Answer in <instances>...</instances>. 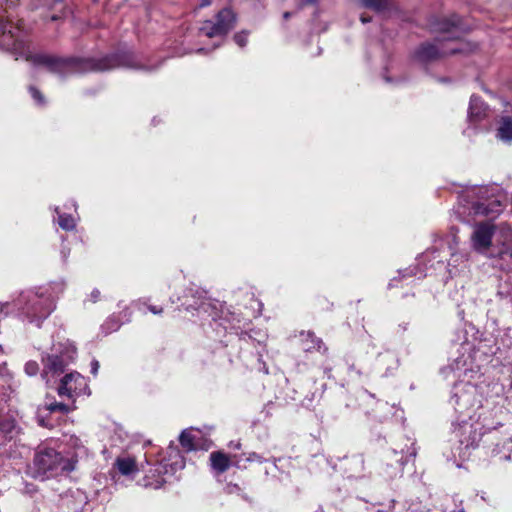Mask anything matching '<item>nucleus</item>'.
<instances>
[{"instance_id":"obj_6","label":"nucleus","mask_w":512,"mask_h":512,"mask_svg":"<svg viewBox=\"0 0 512 512\" xmlns=\"http://www.w3.org/2000/svg\"><path fill=\"white\" fill-rule=\"evenodd\" d=\"M451 402L455 406L456 411L465 417V412L469 411L475 406H480V399L478 397L477 388L470 382H460L454 385L453 396Z\"/></svg>"},{"instance_id":"obj_16","label":"nucleus","mask_w":512,"mask_h":512,"mask_svg":"<svg viewBox=\"0 0 512 512\" xmlns=\"http://www.w3.org/2000/svg\"><path fill=\"white\" fill-rule=\"evenodd\" d=\"M115 466L122 475H130L137 471L136 462L133 458H117Z\"/></svg>"},{"instance_id":"obj_30","label":"nucleus","mask_w":512,"mask_h":512,"mask_svg":"<svg viewBox=\"0 0 512 512\" xmlns=\"http://www.w3.org/2000/svg\"><path fill=\"white\" fill-rule=\"evenodd\" d=\"M476 212H477V213H482V214H488V213H489V211H488L486 208H483V207H482V204H481V205H478V206L476 207Z\"/></svg>"},{"instance_id":"obj_27","label":"nucleus","mask_w":512,"mask_h":512,"mask_svg":"<svg viewBox=\"0 0 512 512\" xmlns=\"http://www.w3.org/2000/svg\"><path fill=\"white\" fill-rule=\"evenodd\" d=\"M69 443L73 445L76 450L84 448L80 440L76 437H71Z\"/></svg>"},{"instance_id":"obj_18","label":"nucleus","mask_w":512,"mask_h":512,"mask_svg":"<svg viewBox=\"0 0 512 512\" xmlns=\"http://www.w3.org/2000/svg\"><path fill=\"white\" fill-rule=\"evenodd\" d=\"M467 359L461 357L460 359L455 360V362L451 365V370L455 373L457 377H466L468 374L477 373L472 368L467 367Z\"/></svg>"},{"instance_id":"obj_7","label":"nucleus","mask_w":512,"mask_h":512,"mask_svg":"<svg viewBox=\"0 0 512 512\" xmlns=\"http://www.w3.org/2000/svg\"><path fill=\"white\" fill-rule=\"evenodd\" d=\"M75 355V347L68 342L53 345L52 353L44 360V373H62L65 367L74 359Z\"/></svg>"},{"instance_id":"obj_25","label":"nucleus","mask_w":512,"mask_h":512,"mask_svg":"<svg viewBox=\"0 0 512 512\" xmlns=\"http://www.w3.org/2000/svg\"><path fill=\"white\" fill-rule=\"evenodd\" d=\"M14 429V423L12 421L0 422V431L9 434Z\"/></svg>"},{"instance_id":"obj_20","label":"nucleus","mask_w":512,"mask_h":512,"mask_svg":"<svg viewBox=\"0 0 512 512\" xmlns=\"http://www.w3.org/2000/svg\"><path fill=\"white\" fill-rule=\"evenodd\" d=\"M56 212L58 213V224L62 229L72 230L75 228V219L71 215L59 213L58 208H56Z\"/></svg>"},{"instance_id":"obj_26","label":"nucleus","mask_w":512,"mask_h":512,"mask_svg":"<svg viewBox=\"0 0 512 512\" xmlns=\"http://www.w3.org/2000/svg\"><path fill=\"white\" fill-rule=\"evenodd\" d=\"M30 92H31V95L32 97L39 103H43V97H42V94L40 93V91H38L36 88L34 87H31L30 88Z\"/></svg>"},{"instance_id":"obj_35","label":"nucleus","mask_w":512,"mask_h":512,"mask_svg":"<svg viewBox=\"0 0 512 512\" xmlns=\"http://www.w3.org/2000/svg\"><path fill=\"white\" fill-rule=\"evenodd\" d=\"M283 17H284L285 19H288V18L290 17V13H289V12H285V13H284V15H283Z\"/></svg>"},{"instance_id":"obj_17","label":"nucleus","mask_w":512,"mask_h":512,"mask_svg":"<svg viewBox=\"0 0 512 512\" xmlns=\"http://www.w3.org/2000/svg\"><path fill=\"white\" fill-rule=\"evenodd\" d=\"M459 22H460L459 17L453 15L449 19L445 18V19H442L441 21L434 23L433 30L436 32L449 33L452 31L453 28L457 27Z\"/></svg>"},{"instance_id":"obj_19","label":"nucleus","mask_w":512,"mask_h":512,"mask_svg":"<svg viewBox=\"0 0 512 512\" xmlns=\"http://www.w3.org/2000/svg\"><path fill=\"white\" fill-rule=\"evenodd\" d=\"M364 7L375 10L377 12L384 11L389 8V0H362Z\"/></svg>"},{"instance_id":"obj_24","label":"nucleus","mask_w":512,"mask_h":512,"mask_svg":"<svg viewBox=\"0 0 512 512\" xmlns=\"http://www.w3.org/2000/svg\"><path fill=\"white\" fill-rule=\"evenodd\" d=\"M247 38H248V34L244 31L237 33L234 36V40H235L236 44L240 47H244L247 44Z\"/></svg>"},{"instance_id":"obj_1","label":"nucleus","mask_w":512,"mask_h":512,"mask_svg":"<svg viewBox=\"0 0 512 512\" xmlns=\"http://www.w3.org/2000/svg\"><path fill=\"white\" fill-rule=\"evenodd\" d=\"M0 46L14 52L35 66H43L52 73L67 75L87 71H107L118 67L135 68L130 53L113 54L98 60L79 58H57L46 54H31L20 30L9 21L0 18Z\"/></svg>"},{"instance_id":"obj_33","label":"nucleus","mask_w":512,"mask_h":512,"mask_svg":"<svg viewBox=\"0 0 512 512\" xmlns=\"http://www.w3.org/2000/svg\"><path fill=\"white\" fill-rule=\"evenodd\" d=\"M360 19H361V22H362V23H368V22H370V20H371L370 18L365 17V16H361V18H360Z\"/></svg>"},{"instance_id":"obj_10","label":"nucleus","mask_w":512,"mask_h":512,"mask_svg":"<svg viewBox=\"0 0 512 512\" xmlns=\"http://www.w3.org/2000/svg\"><path fill=\"white\" fill-rule=\"evenodd\" d=\"M493 226L489 223H481L475 227L472 234V245L478 252H485L491 245Z\"/></svg>"},{"instance_id":"obj_4","label":"nucleus","mask_w":512,"mask_h":512,"mask_svg":"<svg viewBox=\"0 0 512 512\" xmlns=\"http://www.w3.org/2000/svg\"><path fill=\"white\" fill-rule=\"evenodd\" d=\"M468 418L469 420L462 417L453 430L459 442V456L462 458L469 457L470 450L478 446L484 434L482 423L473 420L472 415H468Z\"/></svg>"},{"instance_id":"obj_12","label":"nucleus","mask_w":512,"mask_h":512,"mask_svg":"<svg viewBox=\"0 0 512 512\" xmlns=\"http://www.w3.org/2000/svg\"><path fill=\"white\" fill-rule=\"evenodd\" d=\"M210 464L213 470L221 474L229 469L230 459L223 452L216 451L210 454Z\"/></svg>"},{"instance_id":"obj_21","label":"nucleus","mask_w":512,"mask_h":512,"mask_svg":"<svg viewBox=\"0 0 512 512\" xmlns=\"http://www.w3.org/2000/svg\"><path fill=\"white\" fill-rule=\"evenodd\" d=\"M154 472L157 473V475L160 477L157 480V487H160L166 482V478L162 477V475L168 473L167 464L160 462L159 464L156 465Z\"/></svg>"},{"instance_id":"obj_37","label":"nucleus","mask_w":512,"mask_h":512,"mask_svg":"<svg viewBox=\"0 0 512 512\" xmlns=\"http://www.w3.org/2000/svg\"><path fill=\"white\" fill-rule=\"evenodd\" d=\"M307 1H308V2H310V3H312V2H314L315 0H307Z\"/></svg>"},{"instance_id":"obj_34","label":"nucleus","mask_w":512,"mask_h":512,"mask_svg":"<svg viewBox=\"0 0 512 512\" xmlns=\"http://www.w3.org/2000/svg\"><path fill=\"white\" fill-rule=\"evenodd\" d=\"M196 309H203L204 311H206L205 309V302H201L197 307H195Z\"/></svg>"},{"instance_id":"obj_11","label":"nucleus","mask_w":512,"mask_h":512,"mask_svg":"<svg viewBox=\"0 0 512 512\" xmlns=\"http://www.w3.org/2000/svg\"><path fill=\"white\" fill-rule=\"evenodd\" d=\"M487 107L484 102L477 96H472L468 110V118L470 122H478L486 116Z\"/></svg>"},{"instance_id":"obj_22","label":"nucleus","mask_w":512,"mask_h":512,"mask_svg":"<svg viewBox=\"0 0 512 512\" xmlns=\"http://www.w3.org/2000/svg\"><path fill=\"white\" fill-rule=\"evenodd\" d=\"M47 408L51 412L59 411L62 413H68L70 411V408L67 405L57 402L49 404Z\"/></svg>"},{"instance_id":"obj_32","label":"nucleus","mask_w":512,"mask_h":512,"mask_svg":"<svg viewBox=\"0 0 512 512\" xmlns=\"http://www.w3.org/2000/svg\"><path fill=\"white\" fill-rule=\"evenodd\" d=\"M200 1H201V3H200L201 7H205V6L210 5V1L209 0H200Z\"/></svg>"},{"instance_id":"obj_36","label":"nucleus","mask_w":512,"mask_h":512,"mask_svg":"<svg viewBox=\"0 0 512 512\" xmlns=\"http://www.w3.org/2000/svg\"><path fill=\"white\" fill-rule=\"evenodd\" d=\"M51 19H52V20H56V19H57V16H55V15H54V16H52V18H51Z\"/></svg>"},{"instance_id":"obj_15","label":"nucleus","mask_w":512,"mask_h":512,"mask_svg":"<svg viewBox=\"0 0 512 512\" xmlns=\"http://www.w3.org/2000/svg\"><path fill=\"white\" fill-rule=\"evenodd\" d=\"M302 341H303V349L306 352H310L313 350L320 351L324 346L321 339L317 338L312 332H307L306 334L302 333Z\"/></svg>"},{"instance_id":"obj_31","label":"nucleus","mask_w":512,"mask_h":512,"mask_svg":"<svg viewBox=\"0 0 512 512\" xmlns=\"http://www.w3.org/2000/svg\"><path fill=\"white\" fill-rule=\"evenodd\" d=\"M148 308L153 314H160L162 312V308H157L156 306H149Z\"/></svg>"},{"instance_id":"obj_29","label":"nucleus","mask_w":512,"mask_h":512,"mask_svg":"<svg viewBox=\"0 0 512 512\" xmlns=\"http://www.w3.org/2000/svg\"><path fill=\"white\" fill-rule=\"evenodd\" d=\"M91 366H92V369H91V372L96 375L97 374V371H98V368H99V363L98 361L94 360L92 363H91Z\"/></svg>"},{"instance_id":"obj_3","label":"nucleus","mask_w":512,"mask_h":512,"mask_svg":"<svg viewBox=\"0 0 512 512\" xmlns=\"http://www.w3.org/2000/svg\"><path fill=\"white\" fill-rule=\"evenodd\" d=\"M78 462L77 452L63 454L53 448L42 447L34 456L36 474L42 479L72 472Z\"/></svg>"},{"instance_id":"obj_8","label":"nucleus","mask_w":512,"mask_h":512,"mask_svg":"<svg viewBox=\"0 0 512 512\" xmlns=\"http://www.w3.org/2000/svg\"><path fill=\"white\" fill-rule=\"evenodd\" d=\"M234 23V13L230 9H223L217 14L216 22L205 21L200 32L209 38L224 36L234 27Z\"/></svg>"},{"instance_id":"obj_5","label":"nucleus","mask_w":512,"mask_h":512,"mask_svg":"<svg viewBox=\"0 0 512 512\" xmlns=\"http://www.w3.org/2000/svg\"><path fill=\"white\" fill-rule=\"evenodd\" d=\"M449 39L450 38H444L442 40L437 39L434 43L423 44L417 50L416 57L422 62H429L445 55L466 53L471 50L470 44L466 42H460L453 47L445 48L444 41Z\"/></svg>"},{"instance_id":"obj_28","label":"nucleus","mask_w":512,"mask_h":512,"mask_svg":"<svg viewBox=\"0 0 512 512\" xmlns=\"http://www.w3.org/2000/svg\"><path fill=\"white\" fill-rule=\"evenodd\" d=\"M100 297V291L97 289H94L90 294V299L92 302H97Z\"/></svg>"},{"instance_id":"obj_9","label":"nucleus","mask_w":512,"mask_h":512,"mask_svg":"<svg viewBox=\"0 0 512 512\" xmlns=\"http://www.w3.org/2000/svg\"><path fill=\"white\" fill-rule=\"evenodd\" d=\"M88 390V385L83 376L79 373H69L63 377L61 384L58 387V394L60 396H67L74 398L81 394H85Z\"/></svg>"},{"instance_id":"obj_14","label":"nucleus","mask_w":512,"mask_h":512,"mask_svg":"<svg viewBox=\"0 0 512 512\" xmlns=\"http://www.w3.org/2000/svg\"><path fill=\"white\" fill-rule=\"evenodd\" d=\"M496 136L503 142H512V119L510 117L501 119Z\"/></svg>"},{"instance_id":"obj_2","label":"nucleus","mask_w":512,"mask_h":512,"mask_svg":"<svg viewBox=\"0 0 512 512\" xmlns=\"http://www.w3.org/2000/svg\"><path fill=\"white\" fill-rule=\"evenodd\" d=\"M3 308L6 313L17 311L26 316L30 322L39 325L43 319L51 314L55 305L50 296L39 294L33 290H26L19 293L12 302H5Z\"/></svg>"},{"instance_id":"obj_13","label":"nucleus","mask_w":512,"mask_h":512,"mask_svg":"<svg viewBox=\"0 0 512 512\" xmlns=\"http://www.w3.org/2000/svg\"><path fill=\"white\" fill-rule=\"evenodd\" d=\"M181 446L187 451L196 450L199 447L197 436L193 429H185L179 436Z\"/></svg>"},{"instance_id":"obj_23","label":"nucleus","mask_w":512,"mask_h":512,"mask_svg":"<svg viewBox=\"0 0 512 512\" xmlns=\"http://www.w3.org/2000/svg\"><path fill=\"white\" fill-rule=\"evenodd\" d=\"M25 372L27 375L29 376H34L37 374L38 370H39V366L36 362L34 361H29L25 364Z\"/></svg>"}]
</instances>
